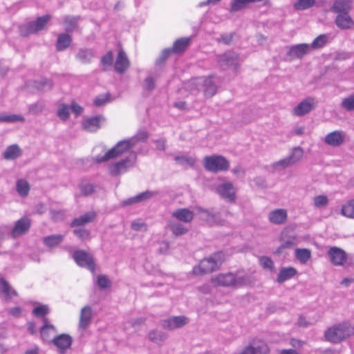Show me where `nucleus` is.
Segmentation results:
<instances>
[{
	"label": "nucleus",
	"instance_id": "nucleus-1",
	"mask_svg": "<svg viewBox=\"0 0 354 354\" xmlns=\"http://www.w3.org/2000/svg\"><path fill=\"white\" fill-rule=\"evenodd\" d=\"M185 88L193 95H197L202 91L205 97H212L217 91V86L211 76L193 78L186 83Z\"/></svg>",
	"mask_w": 354,
	"mask_h": 354
},
{
	"label": "nucleus",
	"instance_id": "nucleus-2",
	"mask_svg": "<svg viewBox=\"0 0 354 354\" xmlns=\"http://www.w3.org/2000/svg\"><path fill=\"white\" fill-rule=\"evenodd\" d=\"M354 335V326L348 323L335 324L324 333L325 339L332 343H339Z\"/></svg>",
	"mask_w": 354,
	"mask_h": 354
},
{
	"label": "nucleus",
	"instance_id": "nucleus-3",
	"mask_svg": "<svg viewBox=\"0 0 354 354\" xmlns=\"http://www.w3.org/2000/svg\"><path fill=\"white\" fill-rule=\"evenodd\" d=\"M212 282L217 286L239 288L250 283V279L246 275H239L228 272L219 274L212 279Z\"/></svg>",
	"mask_w": 354,
	"mask_h": 354
},
{
	"label": "nucleus",
	"instance_id": "nucleus-4",
	"mask_svg": "<svg viewBox=\"0 0 354 354\" xmlns=\"http://www.w3.org/2000/svg\"><path fill=\"white\" fill-rule=\"evenodd\" d=\"M133 148L129 139H124L119 141L117 144L108 150L103 156H97L93 158V160L97 163L107 162L122 156L123 155L131 153Z\"/></svg>",
	"mask_w": 354,
	"mask_h": 354
},
{
	"label": "nucleus",
	"instance_id": "nucleus-5",
	"mask_svg": "<svg viewBox=\"0 0 354 354\" xmlns=\"http://www.w3.org/2000/svg\"><path fill=\"white\" fill-rule=\"evenodd\" d=\"M225 260L223 252H217L212 256L203 259L198 266L194 267L193 272L195 274H205L212 272L221 266Z\"/></svg>",
	"mask_w": 354,
	"mask_h": 354
},
{
	"label": "nucleus",
	"instance_id": "nucleus-6",
	"mask_svg": "<svg viewBox=\"0 0 354 354\" xmlns=\"http://www.w3.org/2000/svg\"><path fill=\"white\" fill-rule=\"evenodd\" d=\"M137 160V153L131 151L128 156L124 159L112 164L109 167V172L112 176H118L125 173L129 169L134 167Z\"/></svg>",
	"mask_w": 354,
	"mask_h": 354
},
{
	"label": "nucleus",
	"instance_id": "nucleus-7",
	"mask_svg": "<svg viewBox=\"0 0 354 354\" xmlns=\"http://www.w3.org/2000/svg\"><path fill=\"white\" fill-rule=\"evenodd\" d=\"M203 166L207 171L217 173L228 170L230 162L222 156L214 155L205 157Z\"/></svg>",
	"mask_w": 354,
	"mask_h": 354
},
{
	"label": "nucleus",
	"instance_id": "nucleus-8",
	"mask_svg": "<svg viewBox=\"0 0 354 354\" xmlns=\"http://www.w3.org/2000/svg\"><path fill=\"white\" fill-rule=\"evenodd\" d=\"M50 18L51 17L49 15H46L42 17H38L34 21L28 23L25 25L20 26V35L23 37H26L32 34H35L40 30H42L47 24V23L50 21Z\"/></svg>",
	"mask_w": 354,
	"mask_h": 354
},
{
	"label": "nucleus",
	"instance_id": "nucleus-9",
	"mask_svg": "<svg viewBox=\"0 0 354 354\" xmlns=\"http://www.w3.org/2000/svg\"><path fill=\"white\" fill-rule=\"evenodd\" d=\"M270 348L266 342L260 339H253L238 354H268Z\"/></svg>",
	"mask_w": 354,
	"mask_h": 354
},
{
	"label": "nucleus",
	"instance_id": "nucleus-10",
	"mask_svg": "<svg viewBox=\"0 0 354 354\" xmlns=\"http://www.w3.org/2000/svg\"><path fill=\"white\" fill-rule=\"evenodd\" d=\"M317 100L314 97H308L303 100L292 110V114L295 116H303L312 110L317 105Z\"/></svg>",
	"mask_w": 354,
	"mask_h": 354
},
{
	"label": "nucleus",
	"instance_id": "nucleus-11",
	"mask_svg": "<svg viewBox=\"0 0 354 354\" xmlns=\"http://www.w3.org/2000/svg\"><path fill=\"white\" fill-rule=\"evenodd\" d=\"M73 259L79 266L87 268L93 272L95 271V262L88 252L81 250H77L73 253Z\"/></svg>",
	"mask_w": 354,
	"mask_h": 354
},
{
	"label": "nucleus",
	"instance_id": "nucleus-12",
	"mask_svg": "<svg viewBox=\"0 0 354 354\" xmlns=\"http://www.w3.org/2000/svg\"><path fill=\"white\" fill-rule=\"evenodd\" d=\"M327 255L332 264L335 266H342L347 261L346 252L342 248L333 246L330 247L327 252Z\"/></svg>",
	"mask_w": 354,
	"mask_h": 354
},
{
	"label": "nucleus",
	"instance_id": "nucleus-13",
	"mask_svg": "<svg viewBox=\"0 0 354 354\" xmlns=\"http://www.w3.org/2000/svg\"><path fill=\"white\" fill-rule=\"evenodd\" d=\"M197 209L203 214V219L211 225H223L225 223V220L222 218L219 212H215L213 209H205L202 207H197Z\"/></svg>",
	"mask_w": 354,
	"mask_h": 354
},
{
	"label": "nucleus",
	"instance_id": "nucleus-14",
	"mask_svg": "<svg viewBox=\"0 0 354 354\" xmlns=\"http://www.w3.org/2000/svg\"><path fill=\"white\" fill-rule=\"evenodd\" d=\"M346 139V133L343 131L336 130L327 133L324 142L328 146L337 147L343 145Z\"/></svg>",
	"mask_w": 354,
	"mask_h": 354
},
{
	"label": "nucleus",
	"instance_id": "nucleus-15",
	"mask_svg": "<svg viewBox=\"0 0 354 354\" xmlns=\"http://www.w3.org/2000/svg\"><path fill=\"white\" fill-rule=\"evenodd\" d=\"M189 323V319L185 316H173L162 322L164 328L174 330L182 328Z\"/></svg>",
	"mask_w": 354,
	"mask_h": 354
},
{
	"label": "nucleus",
	"instance_id": "nucleus-16",
	"mask_svg": "<svg viewBox=\"0 0 354 354\" xmlns=\"http://www.w3.org/2000/svg\"><path fill=\"white\" fill-rule=\"evenodd\" d=\"M31 222L30 218L26 216H24L18 220L11 230L10 234L12 237L17 238L19 237L29 230L30 227Z\"/></svg>",
	"mask_w": 354,
	"mask_h": 354
},
{
	"label": "nucleus",
	"instance_id": "nucleus-17",
	"mask_svg": "<svg viewBox=\"0 0 354 354\" xmlns=\"http://www.w3.org/2000/svg\"><path fill=\"white\" fill-rule=\"evenodd\" d=\"M217 193L225 201L234 202L236 199L235 190L232 183H224L216 188Z\"/></svg>",
	"mask_w": 354,
	"mask_h": 354
},
{
	"label": "nucleus",
	"instance_id": "nucleus-18",
	"mask_svg": "<svg viewBox=\"0 0 354 354\" xmlns=\"http://www.w3.org/2000/svg\"><path fill=\"white\" fill-rule=\"evenodd\" d=\"M334 22L336 26L342 30H351L354 28V20L349 12L336 15Z\"/></svg>",
	"mask_w": 354,
	"mask_h": 354
},
{
	"label": "nucleus",
	"instance_id": "nucleus-19",
	"mask_svg": "<svg viewBox=\"0 0 354 354\" xmlns=\"http://www.w3.org/2000/svg\"><path fill=\"white\" fill-rule=\"evenodd\" d=\"M310 50V46L307 44H300L288 47L287 55L291 59H300Z\"/></svg>",
	"mask_w": 354,
	"mask_h": 354
},
{
	"label": "nucleus",
	"instance_id": "nucleus-20",
	"mask_svg": "<svg viewBox=\"0 0 354 354\" xmlns=\"http://www.w3.org/2000/svg\"><path fill=\"white\" fill-rule=\"evenodd\" d=\"M52 342L53 344L58 348L60 353H64L69 348L73 343V338L68 334H61L55 337Z\"/></svg>",
	"mask_w": 354,
	"mask_h": 354
},
{
	"label": "nucleus",
	"instance_id": "nucleus-21",
	"mask_svg": "<svg viewBox=\"0 0 354 354\" xmlns=\"http://www.w3.org/2000/svg\"><path fill=\"white\" fill-rule=\"evenodd\" d=\"M217 62L221 66H232L236 68L238 55L234 52H226L217 57Z\"/></svg>",
	"mask_w": 354,
	"mask_h": 354
},
{
	"label": "nucleus",
	"instance_id": "nucleus-22",
	"mask_svg": "<svg viewBox=\"0 0 354 354\" xmlns=\"http://www.w3.org/2000/svg\"><path fill=\"white\" fill-rule=\"evenodd\" d=\"M353 0H334L330 11L336 15L350 12Z\"/></svg>",
	"mask_w": 354,
	"mask_h": 354
},
{
	"label": "nucleus",
	"instance_id": "nucleus-23",
	"mask_svg": "<svg viewBox=\"0 0 354 354\" xmlns=\"http://www.w3.org/2000/svg\"><path fill=\"white\" fill-rule=\"evenodd\" d=\"M93 310L91 306H85L80 311L79 328L82 330L86 329L91 323Z\"/></svg>",
	"mask_w": 354,
	"mask_h": 354
},
{
	"label": "nucleus",
	"instance_id": "nucleus-24",
	"mask_svg": "<svg viewBox=\"0 0 354 354\" xmlns=\"http://www.w3.org/2000/svg\"><path fill=\"white\" fill-rule=\"evenodd\" d=\"M288 218V213L285 209H276L270 212L268 214L269 221L274 225L284 224Z\"/></svg>",
	"mask_w": 354,
	"mask_h": 354
},
{
	"label": "nucleus",
	"instance_id": "nucleus-25",
	"mask_svg": "<svg viewBox=\"0 0 354 354\" xmlns=\"http://www.w3.org/2000/svg\"><path fill=\"white\" fill-rule=\"evenodd\" d=\"M102 120H104V118L102 115L93 116L85 119L82 122V126L85 131L94 132L101 127L100 123Z\"/></svg>",
	"mask_w": 354,
	"mask_h": 354
},
{
	"label": "nucleus",
	"instance_id": "nucleus-26",
	"mask_svg": "<svg viewBox=\"0 0 354 354\" xmlns=\"http://www.w3.org/2000/svg\"><path fill=\"white\" fill-rule=\"evenodd\" d=\"M129 67V61L128 57L122 50L118 52L116 61L115 62V69L119 73H124Z\"/></svg>",
	"mask_w": 354,
	"mask_h": 354
},
{
	"label": "nucleus",
	"instance_id": "nucleus-27",
	"mask_svg": "<svg viewBox=\"0 0 354 354\" xmlns=\"http://www.w3.org/2000/svg\"><path fill=\"white\" fill-rule=\"evenodd\" d=\"M96 217V213L93 211L88 212L84 214L75 218L71 223L73 227H83L87 223L93 222Z\"/></svg>",
	"mask_w": 354,
	"mask_h": 354
},
{
	"label": "nucleus",
	"instance_id": "nucleus-28",
	"mask_svg": "<svg viewBox=\"0 0 354 354\" xmlns=\"http://www.w3.org/2000/svg\"><path fill=\"white\" fill-rule=\"evenodd\" d=\"M173 217L184 223H190L194 218V213L187 208H180L171 213Z\"/></svg>",
	"mask_w": 354,
	"mask_h": 354
},
{
	"label": "nucleus",
	"instance_id": "nucleus-29",
	"mask_svg": "<svg viewBox=\"0 0 354 354\" xmlns=\"http://www.w3.org/2000/svg\"><path fill=\"white\" fill-rule=\"evenodd\" d=\"M43 322L44 325L40 328L41 337L45 342H50L51 335L57 333V329L53 325L49 323L47 318H44Z\"/></svg>",
	"mask_w": 354,
	"mask_h": 354
},
{
	"label": "nucleus",
	"instance_id": "nucleus-30",
	"mask_svg": "<svg viewBox=\"0 0 354 354\" xmlns=\"http://www.w3.org/2000/svg\"><path fill=\"white\" fill-rule=\"evenodd\" d=\"M157 193L156 192L146 191L138 194L137 196L128 198L127 200L123 202V204L124 205H130L136 203H139L140 202L145 201L152 198Z\"/></svg>",
	"mask_w": 354,
	"mask_h": 354
},
{
	"label": "nucleus",
	"instance_id": "nucleus-31",
	"mask_svg": "<svg viewBox=\"0 0 354 354\" xmlns=\"http://www.w3.org/2000/svg\"><path fill=\"white\" fill-rule=\"evenodd\" d=\"M80 16L68 15L64 17L63 26L66 32H73L78 28Z\"/></svg>",
	"mask_w": 354,
	"mask_h": 354
},
{
	"label": "nucleus",
	"instance_id": "nucleus-32",
	"mask_svg": "<svg viewBox=\"0 0 354 354\" xmlns=\"http://www.w3.org/2000/svg\"><path fill=\"white\" fill-rule=\"evenodd\" d=\"M297 273V270L293 267H283L282 268L277 277V281L281 283L292 277Z\"/></svg>",
	"mask_w": 354,
	"mask_h": 354
},
{
	"label": "nucleus",
	"instance_id": "nucleus-33",
	"mask_svg": "<svg viewBox=\"0 0 354 354\" xmlns=\"http://www.w3.org/2000/svg\"><path fill=\"white\" fill-rule=\"evenodd\" d=\"M0 292L6 300H10L13 296L17 295V292L3 279H0Z\"/></svg>",
	"mask_w": 354,
	"mask_h": 354
},
{
	"label": "nucleus",
	"instance_id": "nucleus-34",
	"mask_svg": "<svg viewBox=\"0 0 354 354\" xmlns=\"http://www.w3.org/2000/svg\"><path fill=\"white\" fill-rule=\"evenodd\" d=\"M94 57V52L91 48H80L75 58L82 64H88Z\"/></svg>",
	"mask_w": 354,
	"mask_h": 354
},
{
	"label": "nucleus",
	"instance_id": "nucleus-35",
	"mask_svg": "<svg viewBox=\"0 0 354 354\" xmlns=\"http://www.w3.org/2000/svg\"><path fill=\"white\" fill-rule=\"evenodd\" d=\"M72 42V37L67 33H61L58 35L56 49L57 51H62L66 49Z\"/></svg>",
	"mask_w": 354,
	"mask_h": 354
},
{
	"label": "nucleus",
	"instance_id": "nucleus-36",
	"mask_svg": "<svg viewBox=\"0 0 354 354\" xmlns=\"http://www.w3.org/2000/svg\"><path fill=\"white\" fill-rule=\"evenodd\" d=\"M167 337L166 333L158 330H152L148 334L149 340L158 345H162Z\"/></svg>",
	"mask_w": 354,
	"mask_h": 354
},
{
	"label": "nucleus",
	"instance_id": "nucleus-37",
	"mask_svg": "<svg viewBox=\"0 0 354 354\" xmlns=\"http://www.w3.org/2000/svg\"><path fill=\"white\" fill-rule=\"evenodd\" d=\"M21 154V149L17 145H12L6 148L3 153L6 160H15Z\"/></svg>",
	"mask_w": 354,
	"mask_h": 354
},
{
	"label": "nucleus",
	"instance_id": "nucleus-38",
	"mask_svg": "<svg viewBox=\"0 0 354 354\" xmlns=\"http://www.w3.org/2000/svg\"><path fill=\"white\" fill-rule=\"evenodd\" d=\"M64 236L62 234H53L44 238V243L46 246L53 248L58 245L64 240Z\"/></svg>",
	"mask_w": 354,
	"mask_h": 354
},
{
	"label": "nucleus",
	"instance_id": "nucleus-39",
	"mask_svg": "<svg viewBox=\"0 0 354 354\" xmlns=\"http://www.w3.org/2000/svg\"><path fill=\"white\" fill-rule=\"evenodd\" d=\"M295 255L301 263L305 264L311 258V251L306 248H297Z\"/></svg>",
	"mask_w": 354,
	"mask_h": 354
},
{
	"label": "nucleus",
	"instance_id": "nucleus-40",
	"mask_svg": "<svg viewBox=\"0 0 354 354\" xmlns=\"http://www.w3.org/2000/svg\"><path fill=\"white\" fill-rule=\"evenodd\" d=\"M16 189L18 194L21 197H26L28 195L30 191V185L27 180L24 179H19L17 181Z\"/></svg>",
	"mask_w": 354,
	"mask_h": 354
},
{
	"label": "nucleus",
	"instance_id": "nucleus-41",
	"mask_svg": "<svg viewBox=\"0 0 354 354\" xmlns=\"http://www.w3.org/2000/svg\"><path fill=\"white\" fill-rule=\"evenodd\" d=\"M168 227L176 236L185 234L187 232V229L182 224L172 221H169Z\"/></svg>",
	"mask_w": 354,
	"mask_h": 354
},
{
	"label": "nucleus",
	"instance_id": "nucleus-42",
	"mask_svg": "<svg viewBox=\"0 0 354 354\" xmlns=\"http://www.w3.org/2000/svg\"><path fill=\"white\" fill-rule=\"evenodd\" d=\"M341 214L345 217L354 218V199L348 201L342 206Z\"/></svg>",
	"mask_w": 354,
	"mask_h": 354
},
{
	"label": "nucleus",
	"instance_id": "nucleus-43",
	"mask_svg": "<svg viewBox=\"0 0 354 354\" xmlns=\"http://www.w3.org/2000/svg\"><path fill=\"white\" fill-rule=\"evenodd\" d=\"M189 38H180L178 39L174 44L171 49V53H180L184 51L189 44Z\"/></svg>",
	"mask_w": 354,
	"mask_h": 354
},
{
	"label": "nucleus",
	"instance_id": "nucleus-44",
	"mask_svg": "<svg viewBox=\"0 0 354 354\" xmlns=\"http://www.w3.org/2000/svg\"><path fill=\"white\" fill-rule=\"evenodd\" d=\"M304 156V150L300 147H294L290 155L287 156L290 161L292 165L296 164L297 162L301 160Z\"/></svg>",
	"mask_w": 354,
	"mask_h": 354
},
{
	"label": "nucleus",
	"instance_id": "nucleus-45",
	"mask_svg": "<svg viewBox=\"0 0 354 354\" xmlns=\"http://www.w3.org/2000/svg\"><path fill=\"white\" fill-rule=\"evenodd\" d=\"M149 138V133L145 130H140L133 137L128 138L134 147L138 142H146Z\"/></svg>",
	"mask_w": 354,
	"mask_h": 354
},
{
	"label": "nucleus",
	"instance_id": "nucleus-46",
	"mask_svg": "<svg viewBox=\"0 0 354 354\" xmlns=\"http://www.w3.org/2000/svg\"><path fill=\"white\" fill-rule=\"evenodd\" d=\"M25 118L20 115H5L0 113V122H24Z\"/></svg>",
	"mask_w": 354,
	"mask_h": 354
},
{
	"label": "nucleus",
	"instance_id": "nucleus-47",
	"mask_svg": "<svg viewBox=\"0 0 354 354\" xmlns=\"http://www.w3.org/2000/svg\"><path fill=\"white\" fill-rule=\"evenodd\" d=\"M341 107L347 111H353L354 94L349 95L348 96L343 98L341 102Z\"/></svg>",
	"mask_w": 354,
	"mask_h": 354
},
{
	"label": "nucleus",
	"instance_id": "nucleus-48",
	"mask_svg": "<svg viewBox=\"0 0 354 354\" xmlns=\"http://www.w3.org/2000/svg\"><path fill=\"white\" fill-rule=\"evenodd\" d=\"M292 165L291 164L290 161L289 160L288 157H286L283 159L279 160V161L274 162L272 165V167L275 171H281L283 170Z\"/></svg>",
	"mask_w": 354,
	"mask_h": 354
},
{
	"label": "nucleus",
	"instance_id": "nucleus-49",
	"mask_svg": "<svg viewBox=\"0 0 354 354\" xmlns=\"http://www.w3.org/2000/svg\"><path fill=\"white\" fill-rule=\"evenodd\" d=\"M315 3V0H297L294 7L297 10H304L313 7Z\"/></svg>",
	"mask_w": 354,
	"mask_h": 354
},
{
	"label": "nucleus",
	"instance_id": "nucleus-50",
	"mask_svg": "<svg viewBox=\"0 0 354 354\" xmlns=\"http://www.w3.org/2000/svg\"><path fill=\"white\" fill-rule=\"evenodd\" d=\"M174 160L177 164L180 165H189L193 166L195 162V158L187 156H176L174 157Z\"/></svg>",
	"mask_w": 354,
	"mask_h": 354
},
{
	"label": "nucleus",
	"instance_id": "nucleus-51",
	"mask_svg": "<svg viewBox=\"0 0 354 354\" xmlns=\"http://www.w3.org/2000/svg\"><path fill=\"white\" fill-rule=\"evenodd\" d=\"M250 2L248 0H232L230 3V12H234L244 8Z\"/></svg>",
	"mask_w": 354,
	"mask_h": 354
},
{
	"label": "nucleus",
	"instance_id": "nucleus-52",
	"mask_svg": "<svg viewBox=\"0 0 354 354\" xmlns=\"http://www.w3.org/2000/svg\"><path fill=\"white\" fill-rule=\"evenodd\" d=\"M327 42V35H320L316 37L310 45V49H317L323 47Z\"/></svg>",
	"mask_w": 354,
	"mask_h": 354
},
{
	"label": "nucleus",
	"instance_id": "nucleus-53",
	"mask_svg": "<svg viewBox=\"0 0 354 354\" xmlns=\"http://www.w3.org/2000/svg\"><path fill=\"white\" fill-rule=\"evenodd\" d=\"M37 89L41 91L50 90L53 87V82L46 78H41L35 82Z\"/></svg>",
	"mask_w": 354,
	"mask_h": 354
},
{
	"label": "nucleus",
	"instance_id": "nucleus-54",
	"mask_svg": "<svg viewBox=\"0 0 354 354\" xmlns=\"http://www.w3.org/2000/svg\"><path fill=\"white\" fill-rule=\"evenodd\" d=\"M65 211L62 209H50V216L52 221L55 222L62 221L65 218Z\"/></svg>",
	"mask_w": 354,
	"mask_h": 354
},
{
	"label": "nucleus",
	"instance_id": "nucleus-55",
	"mask_svg": "<svg viewBox=\"0 0 354 354\" xmlns=\"http://www.w3.org/2000/svg\"><path fill=\"white\" fill-rule=\"evenodd\" d=\"M69 110L70 106L68 105L62 104L57 109V114L61 120L66 121L69 117Z\"/></svg>",
	"mask_w": 354,
	"mask_h": 354
},
{
	"label": "nucleus",
	"instance_id": "nucleus-56",
	"mask_svg": "<svg viewBox=\"0 0 354 354\" xmlns=\"http://www.w3.org/2000/svg\"><path fill=\"white\" fill-rule=\"evenodd\" d=\"M111 101V95L107 93L97 96L93 100V104L95 106H102Z\"/></svg>",
	"mask_w": 354,
	"mask_h": 354
},
{
	"label": "nucleus",
	"instance_id": "nucleus-57",
	"mask_svg": "<svg viewBox=\"0 0 354 354\" xmlns=\"http://www.w3.org/2000/svg\"><path fill=\"white\" fill-rule=\"evenodd\" d=\"M328 203V198L325 195H318L313 199V205L317 208L326 207Z\"/></svg>",
	"mask_w": 354,
	"mask_h": 354
},
{
	"label": "nucleus",
	"instance_id": "nucleus-58",
	"mask_svg": "<svg viewBox=\"0 0 354 354\" xmlns=\"http://www.w3.org/2000/svg\"><path fill=\"white\" fill-rule=\"evenodd\" d=\"M73 234L80 239L85 240L89 238L90 232L83 227H77L73 230Z\"/></svg>",
	"mask_w": 354,
	"mask_h": 354
},
{
	"label": "nucleus",
	"instance_id": "nucleus-59",
	"mask_svg": "<svg viewBox=\"0 0 354 354\" xmlns=\"http://www.w3.org/2000/svg\"><path fill=\"white\" fill-rule=\"evenodd\" d=\"M45 104L43 102H37L28 106V111L30 114L37 115L43 111Z\"/></svg>",
	"mask_w": 354,
	"mask_h": 354
},
{
	"label": "nucleus",
	"instance_id": "nucleus-60",
	"mask_svg": "<svg viewBox=\"0 0 354 354\" xmlns=\"http://www.w3.org/2000/svg\"><path fill=\"white\" fill-rule=\"evenodd\" d=\"M261 266L265 268L268 269L270 271L274 270V263L273 261L268 257H261L259 259Z\"/></svg>",
	"mask_w": 354,
	"mask_h": 354
},
{
	"label": "nucleus",
	"instance_id": "nucleus-61",
	"mask_svg": "<svg viewBox=\"0 0 354 354\" xmlns=\"http://www.w3.org/2000/svg\"><path fill=\"white\" fill-rule=\"evenodd\" d=\"M81 193L83 196H87L94 192V187L90 183H82L80 185Z\"/></svg>",
	"mask_w": 354,
	"mask_h": 354
},
{
	"label": "nucleus",
	"instance_id": "nucleus-62",
	"mask_svg": "<svg viewBox=\"0 0 354 354\" xmlns=\"http://www.w3.org/2000/svg\"><path fill=\"white\" fill-rule=\"evenodd\" d=\"M97 283L102 289H105L109 287L111 284V281L105 275H99L97 277Z\"/></svg>",
	"mask_w": 354,
	"mask_h": 354
},
{
	"label": "nucleus",
	"instance_id": "nucleus-63",
	"mask_svg": "<svg viewBox=\"0 0 354 354\" xmlns=\"http://www.w3.org/2000/svg\"><path fill=\"white\" fill-rule=\"evenodd\" d=\"M49 312V309L46 305H41L37 307H35L32 310V313L36 317H43L48 314Z\"/></svg>",
	"mask_w": 354,
	"mask_h": 354
},
{
	"label": "nucleus",
	"instance_id": "nucleus-64",
	"mask_svg": "<svg viewBox=\"0 0 354 354\" xmlns=\"http://www.w3.org/2000/svg\"><path fill=\"white\" fill-rule=\"evenodd\" d=\"M155 80L151 77H147L143 82L142 87L145 91H151L155 88Z\"/></svg>",
	"mask_w": 354,
	"mask_h": 354
}]
</instances>
